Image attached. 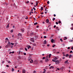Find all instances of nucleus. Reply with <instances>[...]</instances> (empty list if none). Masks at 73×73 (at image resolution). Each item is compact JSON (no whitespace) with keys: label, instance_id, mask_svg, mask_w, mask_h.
Returning <instances> with one entry per match:
<instances>
[{"label":"nucleus","instance_id":"nucleus-22","mask_svg":"<svg viewBox=\"0 0 73 73\" xmlns=\"http://www.w3.org/2000/svg\"><path fill=\"white\" fill-rule=\"evenodd\" d=\"M18 58L19 59H21V56H19V57H18Z\"/></svg>","mask_w":73,"mask_h":73},{"label":"nucleus","instance_id":"nucleus-41","mask_svg":"<svg viewBox=\"0 0 73 73\" xmlns=\"http://www.w3.org/2000/svg\"><path fill=\"white\" fill-rule=\"evenodd\" d=\"M60 41H61L62 42L63 41V40H62V39H60Z\"/></svg>","mask_w":73,"mask_h":73},{"label":"nucleus","instance_id":"nucleus-30","mask_svg":"<svg viewBox=\"0 0 73 73\" xmlns=\"http://www.w3.org/2000/svg\"><path fill=\"white\" fill-rule=\"evenodd\" d=\"M60 70H63V68L62 67H61L60 68Z\"/></svg>","mask_w":73,"mask_h":73},{"label":"nucleus","instance_id":"nucleus-16","mask_svg":"<svg viewBox=\"0 0 73 73\" xmlns=\"http://www.w3.org/2000/svg\"><path fill=\"white\" fill-rule=\"evenodd\" d=\"M36 6H37V5H38V2L37 1H36Z\"/></svg>","mask_w":73,"mask_h":73},{"label":"nucleus","instance_id":"nucleus-38","mask_svg":"<svg viewBox=\"0 0 73 73\" xmlns=\"http://www.w3.org/2000/svg\"><path fill=\"white\" fill-rule=\"evenodd\" d=\"M40 62L41 63H42V60H41L40 61Z\"/></svg>","mask_w":73,"mask_h":73},{"label":"nucleus","instance_id":"nucleus-64","mask_svg":"<svg viewBox=\"0 0 73 73\" xmlns=\"http://www.w3.org/2000/svg\"><path fill=\"white\" fill-rule=\"evenodd\" d=\"M71 49H72V50H73V47L71 48Z\"/></svg>","mask_w":73,"mask_h":73},{"label":"nucleus","instance_id":"nucleus-11","mask_svg":"<svg viewBox=\"0 0 73 73\" xmlns=\"http://www.w3.org/2000/svg\"><path fill=\"white\" fill-rule=\"evenodd\" d=\"M31 58H32L31 57H29L28 58V61H30V60H31Z\"/></svg>","mask_w":73,"mask_h":73},{"label":"nucleus","instance_id":"nucleus-1","mask_svg":"<svg viewBox=\"0 0 73 73\" xmlns=\"http://www.w3.org/2000/svg\"><path fill=\"white\" fill-rule=\"evenodd\" d=\"M6 40L8 41V43L5 46V48H9V46H10L11 44V43L9 41V39H8V38H6Z\"/></svg>","mask_w":73,"mask_h":73},{"label":"nucleus","instance_id":"nucleus-52","mask_svg":"<svg viewBox=\"0 0 73 73\" xmlns=\"http://www.w3.org/2000/svg\"><path fill=\"white\" fill-rule=\"evenodd\" d=\"M6 66H7V67H9V66L8 65H6Z\"/></svg>","mask_w":73,"mask_h":73},{"label":"nucleus","instance_id":"nucleus-59","mask_svg":"<svg viewBox=\"0 0 73 73\" xmlns=\"http://www.w3.org/2000/svg\"><path fill=\"white\" fill-rule=\"evenodd\" d=\"M29 1H28L27 2V3H29Z\"/></svg>","mask_w":73,"mask_h":73},{"label":"nucleus","instance_id":"nucleus-63","mask_svg":"<svg viewBox=\"0 0 73 73\" xmlns=\"http://www.w3.org/2000/svg\"><path fill=\"white\" fill-rule=\"evenodd\" d=\"M68 49H70V47H68Z\"/></svg>","mask_w":73,"mask_h":73},{"label":"nucleus","instance_id":"nucleus-53","mask_svg":"<svg viewBox=\"0 0 73 73\" xmlns=\"http://www.w3.org/2000/svg\"><path fill=\"white\" fill-rule=\"evenodd\" d=\"M24 55H26V53H24Z\"/></svg>","mask_w":73,"mask_h":73},{"label":"nucleus","instance_id":"nucleus-36","mask_svg":"<svg viewBox=\"0 0 73 73\" xmlns=\"http://www.w3.org/2000/svg\"><path fill=\"white\" fill-rule=\"evenodd\" d=\"M58 23H59V24H60L61 23V21H59Z\"/></svg>","mask_w":73,"mask_h":73},{"label":"nucleus","instance_id":"nucleus-58","mask_svg":"<svg viewBox=\"0 0 73 73\" xmlns=\"http://www.w3.org/2000/svg\"><path fill=\"white\" fill-rule=\"evenodd\" d=\"M36 73V71H34L33 72V73Z\"/></svg>","mask_w":73,"mask_h":73},{"label":"nucleus","instance_id":"nucleus-56","mask_svg":"<svg viewBox=\"0 0 73 73\" xmlns=\"http://www.w3.org/2000/svg\"><path fill=\"white\" fill-rule=\"evenodd\" d=\"M56 24H58V22H56Z\"/></svg>","mask_w":73,"mask_h":73},{"label":"nucleus","instance_id":"nucleus-14","mask_svg":"<svg viewBox=\"0 0 73 73\" xmlns=\"http://www.w3.org/2000/svg\"><path fill=\"white\" fill-rule=\"evenodd\" d=\"M46 23H49V20H48V19H47L46 21Z\"/></svg>","mask_w":73,"mask_h":73},{"label":"nucleus","instance_id":"nucleus-55","mask_svg":"<svg viewBox=\"0 0 73 73\" xmlns=\"http://www.w3.org/2000/svg\"><path fill=\"white\" fill-rule=\"evenodd\" d=\"M21 53H23V52H21V51H20V50L19 52L21 53Z\"/></svg>","mask_w":73,"mask_h":73},{"label":"nucleus","instance_id":"nucleus-9","mask_svg":"<svg viewBox=\"0 0 73 73\" xmlns=\"http://www.w3.org/2000/svg\"><path fill=\"white\" fill-rule=\"evenodd\" d=\"M68 62V60H67L65 62V64H69V63Z\"/></svg>","mask_w":73,"mask_h":73},{"label":"nucleus","instance_id":"nucleus-39","mask_svg":"<svg viewBox=\"0 0 73 73\" xmlns=\"http://www.w3.org/2000/svg\"><path fill=\"white\" fill-rule=\"evenodd\" d=\"M70 53H73V51H71L70 52Z\"/></svg>","mask_w":73,"mask_h":73},{"label":"nucleus","instance_id":"nucleus-31","mask_svg":"<svg viewBox=\"0 0 73 73\" xmlns=\"http://www.w3.org/2000/svg\"><path fill=\"white\" fill-rule=\"evenodd\" d=\"M57 70H60V69L59 68H57L56 70V71H57Z\"/></svg>","mask_w":73,"mask_h":73},{"label":"nucleus","instance_id":"nucleus-2","mask_svg":"<svg viewBox=\"0 0 73 73\" xmlns=\"http://www.w3.org/2000/svg\"><path fill=\"white\" fill-rule=\"evenodd\" d=\"M52 61H53V62H55V63L56 64H60V62L59 60L55 61L53 59L52 60Z\"/></svg>","mask_w":73,"mask_h":73},{"label":"nucleus","instance_id":"nucleus-25","mask_svg":"<svg viewBox=\"0 0 73 73\" xmlns=\"http://www.w3.org/2000/svg\"><path fill=\"white\" fill-rule=\"evenodd\" d=\"M65 56H66V57H68V56H69V55L68 54H66V55H65Z\"/></svg>","mask_w":73,"mask_h":73},{"label":"nucleus","instance_id":"nucleus-24","mask_svg":"<svg viewBox=\"0 0 73 73\" xmlns=\"http://www.w3.org/2000/svg\"><path fill=\"white\" fill-rule=\"evenodd\" d=\"M30 62L31 63H32L33 62V60H31V61H30Z\"/></svg>","mask_w":73,"mask_h":73},{"label":"nucleus","instance_id":"nucleus-33","mask_svg":"<svg viewBox=\"0 0 73 73\" xmlns=\"http://www.w3.org/2000/svg\"><path fill=\"white\" fill-rule=\"evenodd\" d=\"M25 50H26V51H27V50H28L27 48H25Z\"/></svg>","mask_w":73,"mask_h":73},{"label":"nucleus","instance_id":"nucleus-37","mask_svg":"<svg viewBox=\"0 0 73 73\" xmlns=\"http://www.w3.org/2000/svg\"><path fill=\"white\" fill-rule=\"evenodd\" d=\"M8 63L9 64H11V63L10 62V61H8Z\"/></svg>","mask_w":73,"mask_h":73},{"label":"nucleus","instance_id":"nucleus-62","mask_svg":"<svg viewBox=\"0 0 73 73\" xmlns=\"http://www.w3.org/2000/svg\"><path fill=\"white\" fill-rule=\"evenodd\" d=\"M54 17H56V15L54 14Z\"/></svg>","mask_w":73,"mask_h":73},{"label":"nucleus","instance_id":"nucleus-13","mask_svg":"<svg viewBox=\"0 0 73 73\" xmlns=\"http://www.w3.org/2000/svg\"><path fill=\"white\" fill-rule=\"evenodd\" d=\"M51 42L52 43H53L54 42V39H52L51 40Z\"/></svg>","mask_w":73,"mask_h":73},{"label":"nucleus","instance_id":"nucleus-49","mask_svg":"<svg viewBox=\"0 0 73 73\" xmlns=\"http://www.w3.org/2000/svg\"><path fill=\"white\" fill-rule=\"evenodd\" d=\"M47 4H49V1H48L47 2Z\"/></svg>","mask_w":73,"mask_h":73},{"label":"nucleus","instance_id":"nucleus-19","mask_svg":"<svg viewBox=\"0 0 73 73\" xmlns=\"http://www.w3.org/2000/svg\"><path fill=\"white\" fill-rule=\"evenodd\" d=\"M44 72H43V73H45L46 72V70L45 69H44Z\"/></svg>","mask_w":73,"mask_h":73},{"label":"nucleus","instance_id":"nucleus-27","mask_svg":"<svg viewBox=\"0 0 73 73\" xmlns=\"http://www.w3.org/2000/svg\"><path fill=\"white\" fill-rule=\"evenodd\" d=\"M7 28H9V24H8L7 26Z\"/></svg>","mask_w":73,"mask_h":73},{"label":"nucleus","instance_id":"nucleus-5","mask_svg":"<svg viewBox=\"0 0 73 73\" xmlns=\"http://www.w3.org/2000/svg\"><path fill=\"white\" fill-rule=\"evenodd\" d=\"M31 41L32 42H35V40H34V39L33 38H32L31 39Z\"/></svg>","mask_w":73,"mask_h":73},{"label":"nucleus","instance_id":"nucleus-60","mask_svg":"<svg viewBox=\"0 0 73 73\" xmlns=\"http://www.w3.org/2000/svg\"><path fill=\"white\" fill-rule=\"evenodd\" d=\"M38 27H39V26H37L36 27V28H38Z\"/></svg>","mask_w":73,"mask_h":73},{"label":"nucleus","instance_id":"nucleus-61","mask_svg":"<svg viewBox=\"0 0 73 73\" xmlns=\"http://www.w3.org/2000/svg\"><path fill=\"white\" fill-rule=\"evenodd\" d=\"M58 29V27H56V29Z\"/></svg>","mask_w":73,"mask_h":73},{"label":"nucleus","instance_id":"nucleus-21","mask_svg":"<svg viewBox=\"0 0 73 73\" xmlns=\"http://www.w3.org/2000/svg\"><path fill=\"white\" fill-rule=\"evenodd\" d=\"M49 58H50V57H51V54H50L49 55Z\"/></svg>","mask_w":73,"mask_h":73},{"label":"nucleus","instance_id":"nucleus-17","mask_svg":"<svg viewBox=\"0 0 73 73\" xmlns=\"http://www.w3.org/2000/svg\"><path fill=\"white\" fill-rule=\"evenodd\" d=\"M50 68H52V69H53V68H54V67H53V66H52L50 67Z\"/></svg>","mask_w":73,"mask_h":73},{"label":"nucleus","instance_id":"nucleus-32","mask_svg":"<svg viewBox=\"0 0 73 73\" xmlns=\"http://www.w3.org/2000/svg\"><path fill=\"white\" fill-rule=\"evenodd\" d=\"M14 43H11V44L12 45H14Z\"/></svg>","mask_w":73,"mask_h":73},{"label":"nucleus","instance_id":"nucleus-20","mask_svg":"<svg viewBox=\"0 0 73 73\" xmlns=\"http://www.w3.org/2000/svg\"><path fill=\"white\" fill-rule=\"evenodd\" d=\"M11 70L12 72H13V71L14 70V68H12Z\"/></svg>","mask_w":73,"mask_h":73},{"label":"nucleus","instance_id":"nucleus-12","mask_svg":"<svg viewBox=\"0 0 73 73\" xmlns=\"http://www.w3.org/2000/svg\"><path fill=\"white\" fill-rule=\"evenodd\" d=\"M46 41L45 40L44 41V44H46Z\"/></svg>","mask_w":73,"mask_h":73},{"label":"nucleus","instance_id":"nucleus-23","mask_svg":"<svg viewBox=\"0 0 73 73\" xmlns=\"http://www.w3.org/2000/svg\"><path fill=\"white\" fill-rule=\"evenodd\" d=\"M31 48V46H28V49H29V48Z\"/></svg>","mask_w":73,"mask_h":73},{"label":"nucleus","instance_id":"nucleus-43","mask_svg":"<svg viewBox=\"0 0 73 73\" xmlns=\"http://www.w3.org/2000/svg\"><path fill=\"white\" fill-rule=\"evenodd\" d=\"M48 57H49V56L48 55H47L46 56V58H48Z\"/></svg>","mask_w":73,"mask_h":73},{"label":"nucleus","instance_id":"nucleus-48","mask_svg":"<svg viewBox=\"0 0 73 73\" xmlns=\"http://www.w3.org/2000/svg\"><path fill=\"white\" fill-rule=\"evenodd\" d=\"M71 30H73V27H71Z\"/></svg>","mask_w":73,"mask_h":73},{"label":"nucleus","instance_id":"nucleus-47","mask_svg":"<svg viewBox=\"0 0 73 73\" xmlns=\"http://www.w3.org/2000/svg\"><path fill=\"white\" fill-rule=\"evenodd\" d=\"M1 62H2V64H3V63H4V61H2Z\"/></svg>","mask_w":73,"mask_h":73},{"label":"nucleus","instance_id":"nucleus-4","mask_svg":"<svg viewBox=\"0 0 73 73\" xmlns=\"http://www.w3.org/2000/svg\"><path fill=\"white\" fill-rule=\"evenodd\" d=\"M26 72V71H25V69H23L22 70V73H25Z\"/></svg>","mask_w":73,"mask_h":73},{"label":"nucleus","instance_id":"nucleus-3","mask_svg":"<svg viewBox=\"0 0 73 73\" xmlns=\"http://www.w3.org/2000/svg\"><path fill=\"white\" fill-rule=\"evenodd\" d=\"M18 35L19 36H20V40H21V39H23V37H22V36H22L21 34V33H19L18 34Z\"/></svg>","mask_w":73,"mask_h":73},{"label":"nucleus","instance_id":"nucleus-10","mask_svg":"<svg viewBox=\"0 0 73 73\" xmlns=\"http://www.w3.org/2000/svg\"><path fill=\"white\" fill-rule=\"evenodd\" d=\"M30 36H33V33H31L30 34Z\"/></svg>","mask_w":73,"mask_h":73},{"label":"nucleus","instance_id":"nucleus-18","mask_svg":"<svg viewBox=\"0 0 73 73\" xmlns=\"http://www.w3.org/2000/svg\"><path fill=\"white\" fill-rule=\"evenodd\" d=\"M72 55H70L69 56V58H71L72 57Z\"/></svg>","mask_w":73,"mask_h":73},{"label":"nucleus","instance_id":"nucleus-35","mask_svg":"<svg viewBox=\"0 0 73 73\" xmlns=\"http://www.w3.org/2000/svg\"><path fill=\"white\" fill-rule=\"evenodd\" d=\"M33 9H34V11H35L36 10V9L35 7H33Z\"/></svg>","mask_w":73,"mask_h":73},{"label":"nucleus","instance_id":"nucleus-29","mask_svg":"<svg viewBox=\"0 0 73 73\" xmlns=\"http://www.w3.org/2000/svg\"><path fill=\"white\" fill-rule=\"evenodd\" d=\"M64 38H64V40H66V39H67V38H66V37H65Z\"/></svg>","mask_w":73,"mask_h":73},{"label":"nucleus","instance_id":"nucleus-46","mask_svg":"<svg viewBox=\"0 0 73 73\" xmlns=\"http://www.w3.org/2000/svg\"><path fill=\"white\" fill-rule=\"evenodd\" d=\"M71 27H73V23L71 24Z\"/></svg>","mask_w":73,"mask_h":73},{"label":"nucleus","instance_id":"nucleus-45","mask_svg":"<svg viewBox=\"0 0 73 73\" xmlns=\"http://www.w3.org/2000/svg\"><path fill=\"white\" fill-rule=\"evenodd\" d=\"M44 38H46V36H44Z\"/></svg>","mask_w":73,"mask_h":73},{"label":"nucleus","instance_id":"nucleus-50","mask_svg":"<svg viewBox=\"0 0 73 73\" xmlns=\"http://www.w3.org/2000/svg\"><path fill=\"white\" fill-rule=\"evenodd\" d=\"M17 52V53H19V54H20L21 53V52Z\"/></svg>","mask_w":73,"mask_h":73},{"label":"nucleus","instance_id":"nucleus-54","mask_svg":"<svg viewBox=\"0 0 73 73\" xmlns=\"http://www.w3.org/2000/svg\"><path fill=\"white\" fill-rule=\"evenodd\" d=\"M13 32V30H11V32L12 33Z\"/></svg>","mask_w":73,"mask_h":73},{"label":"nucleus","instance_id":"nucleus-26","mask_svg":"<svg viewBox=\"0 0 73 73\" xmlns=\"http://www.w3.org/2000/svg\"><path fill=\"white\" fill-rule=\"evenodd\" d=\"M54 46H56V45L55 44H53L52 46L53 48H54Z\"/></svg>","mask_w":73,"mask_h":73},{"label":"nucleus","instance_id":"nucleus-42","mask_svg":"<svg viewBox=\"0 0 73 73\" xmlns=\"http://www.w3.org/2000/svg\"><path fill=\"white\" fill-rule=\"evenodd\" d=\"M45 57H43L42 58V59H43V60L45 59Z\"/></svg>","mask_w":73,"mask_h":73},{"label":"nucleus","instance_id":"nucleus-57","mask_svg":"<svg viewBox=\"0 0 73 73\" xmlns=\"http://www.w3.org/2000/svg\"><path fill=\"white\" fill-rule=\"evenodd\" d=\"M25 19H28V17H27V18H25Z\"/></svg>","mask_w":73,"mask_h":73},{"label":"nucleus","instance_id":"nucleus-7","mask_svg":"<svg viewBox=\"0 0 73 73\" xmlns=\"http://www.w3.org/2000/svg\"><path fill=\"white\" fill-rule=\"evenodd\" d=\"M21 31L22 32H24V29H21Z\"/></svg>","mask_w":73,"mask_h":73},{"label":"nucleus","instance_id":"nucleus-44","mask_svg":"<svg viewBox=\"0 0 73 73\" xmlns=\"http://www.w3.org/2000/svg\"><path fill=\"white\" fill-rule=\"evenodd\" d=\"M15 53V52L14 51H13L11 52V53H12L13 54V53Z\"/></svg>","mask_w":73,"mask_h":73},{"label":"nucleus","instance_id":"nucleus-51","mask_svg":"<svg viewBox=\"0 0 73 73\" xmlns=\"http://www.w3.org/2000/svg\"><path fill=\"white\" fill-rule=\"evenodd\" d=\"M56 25H55L54 26V28H56Z\"/></svg>","mask_w":73,"mask_h":73},{"label":"nucleus","instance_id":"nucleus-6","mask_svg":"<svg viewBox=\"0 0 73 73\" xmlns=\"http://www.w3.org/2000/svg\"><path fill=\"white\" fill-rule=\"evenodd\" d=\"M48 61H49V60H48V59H47V58H46V59H45V61L46 62H48Z\"/></svg>","mask_w":73,"mask_h":73},{"label":"nucleus","instance_id":"nucleus-8","mask_svg":"<svg viewBox=\"0 0 73 73\" xmlns=\"http://www.w3.org/2000/svg\"><path fill=\"white\" fill-rule=\"evenodd\" d=\"M57 58L56 57H55L54 58V61H56V60H57Z\"/></svg>","mask_w":73,"mask_h":73},{"label":"nucleus","instance_id":"nucleus-40","mask_svg":"<svg viewBox=\"0 0 73 73\" xmlns=\"http://www.w3.org/2000/svg\"><path fill=\"white\" fill-rule=\"evenodd\" d=\"M55 18H54L53 19H52L53 21H54V20H55Z\"/></svg>","mask_w":73,"mask_h":73},{"label":"nucleus","instance_id":"nucleus-15","mask_svg":"<svg viewBox=\"0 0 73 73\" xmlns=\"http://www.w3.org/2000/svg\"><path fill=\"white\" fill-rule=\"evenodd\" d=\"M43 9H44L43 8V7H41V11H42Z\"/></svg>","mask_w":73,"mask_h":73},{"label":"nucleus","instance_id":"nucleus-28","mask_svg":"<svg viewBox=\"0 0 73 73\" xmlns=\"http://www.w3.org/2000/svg\"><path fill=\"white\" fill-rule=\"evenodd\" d=\"M37 23H34V25H37Z\"/></svg>","mask_w":73,"mask_h":73},{"label":"nucleus","instance_id":"nucleus-34","mask_svg":"<svg viewBox=\"0 0 73 73\" xmlns=\"http://www.w3.org/2000/svg\"><path fill=\"white\" fill-rule=\"evenodd\" d=\"M11 46V48H13V46H11L10 45V46Z\"/></svg>","mask_w":73,"mask_h":73}]
</instances>
